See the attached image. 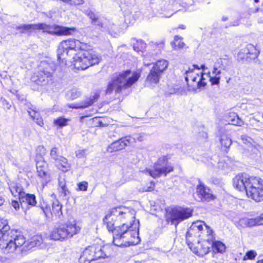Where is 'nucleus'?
Here are the masks:
<instances>
[{
    "label": "nucleus",
    "mask_w": 263,
    "mask_h": 263,
    "mask_svg": "<svg viewBox=\"0 0 263 263\" xmlns=\"http://www.w3.org/2000/svg\"><path fill=\"white\" fill-rule=\"evenodd\" d=\"M28 241L17 230L10 229L8 221L0 217V249L6 253H12L17 250L21 253L28 252Z\"/></svg>",
    "instance_id": "nucleus-1"
},
{
    "label": "nucleus",
    "mask_w": 263,
    "mask_h": 263,
    "mask_svg": "<svg viewBox=\"0 0 263 263\" xmlns=\"http://www.w3.org/2000/svg\"><path fill=\"white\" fill-rule=\"evenodd\" d=\"M210 78L212 85H217L219 83L220 77H211L201 72L197 65H194L185 72V80L187 82L190 91L198 92L206 85V78L204 76Z\"/></svg>",
    "instance_id": "nucleus-2"
},
{
    "label": "nucleus",
    "mask_w": 263,
    "mask_h": 263,
    "mask_svg": "<svg viewBox=\"0 0 263 263\" xmlns=\"http://www.w3.org/2000/svg\"><path fill=\"white\" fill-rule=\"evenodd\" d=\"M140 72L136 71L132 73L130 70H126L124 72L112 76L108 82L106 89V94H110L113 91L115 93H120L122 89L132 86L139 79Z\"/></svg>",
    "instance_id": "nucleus-3"
},
{
    "label": "nucleus",
    "mask_w": 263,
    "mask_h": 263,
    "mask_svg": "<svg viewBox=\"0 0 263 263\" xmlns=\"http://www.w3.org/2000/svg\"><path fill=\"white\" fill-rule=\"evenodd\" d=\"M119 232L113 237L112 243L118 247L134 246L139 243V222H135L130 227L119 230Z\"/></svg>",
    "instance_id": "nucleus-4"
},
{
    "label": "nucleus",
    "mask_w": 263,
    "mask_h": 263,
    "mask_svg": "<svg viewBox=\"0 0 263 263\" xmlns=\"http://www.w3.org/2000/svg\"><path fill=\"white\" fill-rule=\"evenodd\" d=\"M39 70L31 77V81L39 85H46L53 81V73L56 70V64L50 58L42 61L39 66Z\"/></svg>",
    "instance_id": "nucleus-5"
},
{
    "label": "nucleus",
    "mask_w": 263,
    "mask_h": 263,
    "mask_svg": "<svg viewBox=\"0 0 263 263\" xmlns=\"http://www.w3.org/2000/svg\"><path fill=\"white\" fill-rule=\"evenodd\" d=\"M81 230L76 220L67 221L55 227L50 233V238L63 241L78 234Z\"/></svg>",
    "instance_id": "nucleus-6"
},
{
    "label": "nucleus",
    "mask_w": 263,
    "mask_h": 263,
    "mask_svg": "<svg viewBox=\"0 0 263 263\" xmlns=\"http://www.w3.org/2000/svg\"><path fill=\"white\" fill-rule=\"evenodd\" d=\"M16 29L21 33L29 32L31 30H41L43 32L57 35H70L75 30L74 28H69L57 25H47L44 23L36 24L21 25L16 27Z\"/></svg>",
    "instance_id": "nucleus-7"
},
{
    "label": "nucleus",
    "mask_w": 263,
    "mask_h": 263,
    "mask_svg": "<svg viewBox=\"0 0 263 263\" xmlns=\"http://www.w3.org/2000/svg\"><path fill=\"white\" fill-rule=\"evenodd\" d=\"M109 249L107 245L93 243L86 247L82 251L79 258V262L90 263L93 260L107 258L110 255Z\"/></svg>",
    "instance_id": "nucleus-8"
},
{
    "label": "nucleus",
    "mask_w": 263,
    "mask_h": 263,
    "mask_svg": "<svg viewBox=\"0 0 263 263\" xmlns=\"http://www.w3.org/2000/svg\"><path fill=\"white\" fill-rule=\"evenodd\" d=\"M193 209L181 206H168L165 209L164 218L166 222L176 227L180 222L191 217L193 215Z\"/></svg>",
    "instance_id": "nucleus-9"
},
{
    "label": "nucleus",
    "mask_w": 263,
    "mask_h": 263,
    "mask_svg": "<svg viewBox=\"0 0 263 263\" xmlns=\"http://www.w3.org/2000/svg\"><path fill=\"white\" fill-rule=\"evenodd\" d=\"M214 231L204 221L197 220L194 222L186 233V240L190 237H198L204 241H210L213 239Z\"/></svg>",
    "instance_id": "nucleus-10"
},
{
    "label": "nucleus",
    "mask_w": 263,
    "mask_h": 263,
    "mask_svg": "<svg viewBox=\"0 0 263 263\" xmlns=\"http://www.w3.org/2000/svg\"><path fill=\"white\" fill-rule=\"evenodd\" d=\"M114 209L118 224H121L120 227L122 228L121 230L126 227H130L135 222H139L135 219V213L134 210L122 206L115 207Z\"/></svg>",
    "instance_id": "nucleus-11"
},
{
    "label": "nucleus",
    "mask_w": 263,
    "mask_h": 263,
    "mask_svg": "<svg viewBox=\"0 0 263 263\" xmlns=\"http://www.w3.org/2000/svg\"><path fill=\"white\" fill-rule=\"evenodd\" d=\"M168 159L167 156L161 157L157 162L155 163L153 170L147 169L143 172L154 179L160 177L162 175L166 176L167 174L173 171V167L167 164Z\"/></svg>",
    "instance_id": "nucleus-12"
},
{
    "label": "nucleus",
    "mask_w": 263,
    "mask_h": 263,
    "mask_svg": "<svg viewBox=\"0 0 263 263\" xmlns=\"http://www.w3.org/2000/svg\"><path fill=\"white\" fill-rule=\"evenodd\" d=\"M113 208L109 211L103 219L104 224L106 226L107 230L112 233L113 237L117 234L119 229L121 230L122 229L120 226H116V224L118 223Z\"/></svg>",
    "instance_id": "nucleus-13"
},
{
    "label": "nucleus",
    "mask_w": 263,
    "mask_h": 263,
    "mask_svg": "<svg viewBox=\"0 0 263 263\" xmlns=\"http://www.w3.org/2000/svg\"><path fill=\"white\" fill-rule=\"evenodd\" d=\"M247 195L256 202L263 200V184L262 182H252L247 188Z\"/></svg>",
    "instance_id": "nucleus-14"
},
{
    "label": "nucleus",
    "mask_w": 263,
    "mask_h": 263,
    "mask_svg": "<svg viewBox=\"0 0 263 263\" xmlns=\"http://www.w3.org/2000/svg\"><path fill=\"white\" fill-rule=\"evenodd\" d=\"M87 48V44L76 39H70L62 41L60 44V51L63 49H67L71 52L74 53V51L78 50H83Z\"/></svg>",
    "instance_id": "nucleus-15"
},
{
    "label": "nucleus",
    "mask_w": 263,
    "mask_h": 263,
    "mask_svg": "<svg viewBox=\"0 0 263 263\" xmlns=\"http://www.w3.org/2000/svg\"><path fill=\"white\" fill-rule=\"evenodd\" d=\"M196 193L202 202H209L216 198V196L213 194L211 189L201 182L197 186Z\"/></svg>",
    "instance_id": "nucleus-16"
},
{
    "label": "nucleus",
    "mask_w": 263,
    "mask_h": 263,
    "mask_svg": "<svg viewBox=\"0 0 263 263\" xmlns=\"http://www.w3.org/2000/svg\"><path fill=\"white\" fill-rule=\"evenodd\" d=\"M186 242L190 249L198 256L203 257L211 252L210 247L205 241L198 242L196 245L193 244L190 240Z\"/></svg>",
    "instance_id": "nucleus-17"
},
{
    "label": "nucleus",
    "mask_w": 263,
    "mask_h": 263,
    "mask_svg": "<svg viewBox=\"0 0 263 263\" xmlns=\"http://www.w3.org/2000/svg\"><path fill=\"white\" fill-rule=\"evenodd\" d=\"M206 241L210 244L211 251L213 255L218 253L223 254L226 251V245L221 241L215 239L214 233H213V239L212 240Z\"/></svg>",
    "instance_id": "nucleus-18"
},
{
    "label": "nucleus",
    "mask_w": 263,
    "mask_h": 263,
    "mask_svg": "<svg viewBox=\"0 0 263 263\" xmlns=\"http://www.w3.org/2000/svg\"><path fill=\"white\" fill-rule=\"evenodd\" d=\"M240 222L245 227H253L263 225V213L259 215L251 218L246 217L242 218L240 220Z\"/></svg>",
    "instance_id": "nucleus-19"
},
{
    "label": "nucleus",
    "mask_w": 263,
    "mask_h": 263,
    "mask_svg": "<svg viewBox=\"0 0 263 263\" xmlns=\"http://www.w3.org/2000/svg\"><path fill=\"white\" fill-rule=\"evenodd\" d=\"M82 55V58L84 59V61L85 62V67L88 68L89 66H92L99 62V59L97 55L93 53L92 51L85 50H83V51H81Z\"/></svg>",
    "instance_id": "nucleus-20"
},
{
    "label": "nucleus",
    "mask_w": 263,
    "mask_h": 263,
    "mask_svg": "<svg viewBox=\"0 0 263 263\" xmlns=\"http://www.w3.org/2000/svg\"><path fill=\"white\" fill-rule=\"evenodd\" d=\"M62 51H60V46L57 51L58 60L60 62H64L65 64L67 65L68 63H72L75 53L71 52L67 49H63Z\"/></svg>",
    "instance_id": "nucleus-21"
},
{
    "label": "nucleus",
    "mask_w": 263,
    "mask_h": 263,
    "mask_svg": "<svg viewBox=\"0 0 263 263\" xmlns=\"http://www.w3.org/2000/svg\"><path fill=\"white\" fill-rule=\"evenodd\" d=\"M36 167L37 173L41 178L46 179L48 174L47 173L48 165L42 157L36 159Z\"/></svg>",
    "instance_id": "nucleus-22"
},
{
    "label": "nucleus",
    "mask_w": 263,
    "mask_h": 263,
    "mask_svg": "<svg viewBox=\"0 0 263 263\" xmlns=\"http://www.w3.org/2000/svg\"><path fill=\"white\" fill-rule=\"evenodd\" d=\"M155 69L153 68L151 69L146 79V84L151 87L154 86V85L157 84L159 82L160 76L162 74Z\"/></svg>",
    "instance_id": "nucleus-23"
},
{
    "label": "nucleus",
    "mask_w": 263,
    "mask_h": 263,
    "mask_svg": "<svg viewBox=\"0 0 263 263\" xmlns=\"http://www.w3.org/2000/svg\"><path fill=\"white\" fill-rule=\"evenodd\" d=\"M9 190L12 195L14 197H18L19 200L25 193L23 187L17 182H12L9 185Z\"/></svg>",
    "instance_id": "nucleus-24"
},
{
    "label": "nucleus",
    "mask_w": 263,
    "mask_h": 263,
    "mask_svg": "<svg viewBox=\"0 0 263 263\" xmlns=\"http://www.w3.org/2000/svg\"><path fill=\"white\" fill-rule=\"evenodd\" d=\"M28 241V251L35 247L40 246L43 242L41 235H36L31 237Z\"/></svg>",
    "instance_id": "nucleus-25"
},
{
    "label": "nucleus",
    "mask_w": 263,
    "mask_h": 263,
    "mask_svg": "<svg viewBox=\"0 0 263 263\" xmlns=\"http://www.w3.org/2000/svg\"><path fill=\"white\" fill-rule=\"evenodd\" d=\"M54 165L57 168L63 172H66L70 170V164L68 162L67 159L64 157H60V159L54 162Z\"/></svg>",
    "instance_id": "nucleus-26"
},
{
    "label": "nucleus",
    "mask_w": 263,
    "mask_h": 263,
    "mask_svg": "<svg viewBox=\"0 0 263 263\" xmlns=\"http://www.w3.org/2000/svg\"><path fill=\"white\" fill-rule=\"evenodd\" d=\"M72 62V63H73L74 68L78 70H84L87 68V67H85V62L84 61V59L82 58L81 52L74 57Z\"/></svg>",
    "instance_id": "nucleus-27"
},
{
    "label": "nucleus",
    "mask_w": 263,
    "mask_h": 263,
    "mask_svg": "<svg viewBox=\"0 0 263 263\" xmlns=\"http://www.w3.org/2000/svg\"><path fill=\"white\" fill-rule=\"evenodd\" d=\"M168 65V61L161 59L154 63L152 68L162 74L167 68Z\"/></svg>",
    "instance_id": "nucleus-28"
},
{
    "label": "nucleus",
    "mask_w": 263,
    "mask_h": 263,
    "mask_svg": "<svg viewBox=\"0 0 263 263\" xmlns=\"http://www.w3.org/2000/svg\"><path fill=\"white\" fill-rule=\"evenodd\" d=\"M52 216L60 217L62 215V205L57 199L54 200L51 204Z\"/></svg>",
    "instance_id": "nucleus-29"
},
{
    "label": "nucleus",
    "mask_w": 263,
    "mask_h": 263,
    "mask_svg": "<svg viewBox=\"0 0 263 263\" xmlns=\"http://www.w3.org/2000/svg\"><path fill=\"white\" fill-rule=\"evenodd\" d=\"M99 95L96 94L93 96V99L90 98L85 102H83L80 104H69L68 105V106L70 108H85L92 104L94 103L95 101L97 100L99 98Z\"/></svg>",
    "instance_id": "nucleus-30"
},
{
    "label": "nucleus",
    "mask_w": 263,
    "mask_h": 263,
    "mask_svg": "<svg viewBox=\"0 0 263 263\" xmlns=\"http://www.w3.org/2000/svg\"><path fill=\"white\" fill-rule=\"evenodd\" d=\"M242 51L247 53V54L250 55V58L255 59L258 57L259 51L252 44H248L245 48H242Z\"/></svg>",
    "instance_id": "nucleus-31"
},
{
    "label": "nucleus",
    "mask_w": 263,
    "mask_h": 263,
    "mask_svg": "<svg viewBox=\"0 0 263 263\" xmlns=\"http://www.w3.org/2000/svg\"><path fill=\"white\" fill-rule=\"evenodd\" d=\"M19 201L21 203L26 202L28 205L31 206H35L36 204V197L34 194L24 193Z\"/></svg>",
    "instance_id": "nucleus-32"
},
{
    "label": "nucleus",
    "mask_w": 263,
    "mask_h": 263,
    "mask_svg": "<svg viewBox=\"0 0 263 263\" xmlns=\"http://www.w3.org/2000/svg\"><path fill=\"white\" fill-rule=\"evenodd\" d=\"M219 141L221 146L226 148L230 147L232 143L231 137L226 133H223L220 135Z\"/></svg>",
    "instance_id": "nucleus-33"
},
{
    "label": "nucleus",
    "mask_w": 263,
    "mask_h": 263,
    "mask_svg": "<svg viewBox=\"0 0 263 263\" xmlns=\"http://www.w3.org/2000/svg\"><path fill=\"white\" fill-rule=\"evenodd\" d=\"M252 182H233L234 187L239 192L245 191L247 193V188Z\"/></svg>",
    "instance_id": "nucleus-34"
},
{
    "label": "nucleus",
    "mask_w": 263,
    "mask_h": 263,
    "mask_svg": "<svg viewBox=\"0 0 263 263\" xmlns=\"http://www.w3.org/2000/svg\"><path fill=\"white\" fill-rule=\"evenodd\" d=\"M258 180L256 177H251L246 173H241L235 176L234 181H251Z\"/></svg>",
    "instance_id": "nucleus-35"
},
{
    "label": "nucleus",
    "mask_w": 263,
    "mask_h": 263,
    "mask_svg": "<svg viewBox=\"0 0 263 263\" xmlns=\"http://www.w3.org/2000/svg\"><path fill=\"white\" fill-rule=\"evenodd\" d=\"M182 37L179 35H176L174 37V41L171 42V45L174 49H182L185 44L182 42Z\"/></svg>",
    "instance_id": "nucleus-36"
},
{
    "label": "nucleus",
    "mask_w": 263,
    "mask_h": 263,
    "mask_svg": "<svg viewBox=\"0 0 263 263\" xmlns=\"http://www.w3.org/2000/svg\"><path fill=\"white\" fill-rule=\"evenodd\" d=\"M122 149L123 148L119 139L113 142L110 144H109L107 147V151L108 152L112 153L113 152H116Z\"/></svg>",
    "instance_id": "nucleus-37"
},
{
    "label": "nucleus",
    "mask_w": 263,
    "mask_h": 263,
    "mask_svg": "<svg viewBox=\"0 0 263 263\" xmlns=\"http://www.w3.org/2000/svg\"><path fill=\"white\" fill-rule=\"evenodd\" d=\"M92 23L95 25L101 26L103 30L104 31H109L113 28V24H109L108 25L107 23H102L98 17L96 19H95Z\"/></svg>",
    "instance_id": "nucleus-38"
},
{
    "label": "nucleus",
    "mask_w": 263,
    "mask_h": 263,
    "mask_svg": "<svg viewBox=\"0 0 263 263\" xmlns=\"http://www.w3.org/2000/svg\"><path fill=\"white\" fill-rule=\"evenodd\" d=\"M58 190L61 195L64 196H66L69 193L65 182H59Z\"/></svg>",
    "instance_id": "nucleus-39"
},
{
    "label": "nucleus",
    "mask_w": 263,
    "mask_h": 263,
    "mask_svg": "<svg viewBox=\"0 0 263 263\" xmlns=\"http://www.w3.org/2000/svg\"><path fill=\"white\" fill-rule=\"evenodd\" d=\"M58 149L57 147H53L50 153V156L51 159L52 160V162L54 163L55 162L59 160L60 159V157H62L63 156L58 155Z\"/></svg>",
    "instance_id": "nucleus-40"
},
{
    "label": "nucleus",
    "mask_w": 263,
    "mask_h": 263,
    "mask_svg": "<svg viewBox=\"0 0 263 263\" xmlns=\"http://www.w3.org/2000/svg\"><path fill=\"white\" fill-rule=\"evenodd\" d=\"M228 61L226 59H217L214 63L216 67H218L223 70H226L227 67Z\"/></svg>",
    "instance_id": "nucleus-41"
},
{
    "label": "nucleus",
    "mask_w": 263,
    "mask_h": 263,
    "mask_svg": "<svg viewBox=\"0 0 263 263\" xmlns=\"http://www.w3.org/2000/svg\"><path fill=\"white\" fill-rule=\"evenodd\" d=\"M41 208L47 217H52L51 205L44 204L41 205Z\"/></svg>",
    "instance_id": "nucleus-42"
},
{
    "label": "nucleus",
    "mask_w": 263,
    "mask_h": 263,
    "mask_svg": "<svg viewBox=\"0 0 263 263\" xmlns=\"http://www.w3.org/2000/svg\"><path fill=\"white\" fill-rule=\"evenodd\" d=\"M145 183L140 189L142 192H150L154 190L155 186L154 182H145Z\"/></svg>",
    "instance_id": "nucleus-43"
},
{
    "label": "nucleus",
    "mask_w": 263,
    "mask_h": 263,
    "mask_svg": "<svg viewBox=\"0 0 263 263\" xmlns=\"http://www.w3.org/2000/svg\"><path fill=\"white\" fill-rule=\"evenodd\" d=\"M257 253L255 251L251 250L246 252L243 257V260H253L257 256Z\"/></svg>",
    "instance_id": "nucleus-44"
},
{
    "label": "nucleus",
    "mask_w": 263,
    "mask_h": 263,
    "mask_svg": "<svg viewBox=\"0 0 263 263\" xmlns=\"http://www.w3.org/2000/svg\"><path fill=\"white\" fill-rule=\"evenodd\" d=\"M81 95L80 91L77 89H72L67 93L68 97L71 100H74L79 97Z\"/></svg>",
    "instance_id": "nucleus-45"
},
{
    "label": "nucleus",
    "mask_w": 263,
    "mask_h": 263,
    "mask_svg": "<svg viewBox=\"0 0 263 263\" xmlns=\"http://www.w3.org/2000/svg\"><path fill=\"white\" fill-rule=\"evenodd\" d=\"M69 121L68 119H65L63 117H59L54 120V124L55 125H58L61 127L65 126L67 125V122Z\"/></svg>",
    "instance_id": "nucleus-46"
},
{
    "label": "nucleus",
    "mask_w": 263,
    "mask_h": 263,
    "mask_svg": "<svg viewBox=\"0 0 263 263\" xmlns=\"http://www.w3.org/2000/svg\"><path fill=\"white\" fill-rule=\"evenodd\" d=\"M146 48V44L142 40L137 41L134 46L135 50L139 51L144 49Z\"/></svg>",
    "instance_id": "nucleus-47"
},
{
    "label": "nucleus",
    "mask_w": 263,
    "mask_h": 263,
    "mask_svg": "<svg viewBox=\"0 0 263 263\" xmlns=\"http://www.w3.org/2000/svg\"><path fill=\"white\" fill-rule=\"evenodd\" d=\"M120 141L122 144L123 148H124L125 146L130 145L132 142V138L129 136L121 138L120 139Z\"/></svg>",
    "instance_id": "nucleus-48"
},
{
    "label": "nucleus",
    "mask_w": 263,
    "mask_h": 263,
    "mask_svg": "<svg viewBox=\"0 0 263 263\" xmlns=\"http://www.w3.org/2000/svg\"><path fill=\"white\" fill-rule=\"evenodd\" d=\"M76 156L79 158H85L87 155V150L84 149H78L76 152Z\"/></svg>",
    "instance_id": "nucleus-49"
},
{
    "label": "nucleus",
    "mask_w": 263,
    "mask_h": 263,
    "mask_svg": "<svg viewBox=\"0 0 263 263\" xmlns=\"http://www.w3.org/2000/svg\"><path fill=\"white\" fill-rule=\"evenodd\" d=\"M243 124V121L241 120L237 116H236V118L232 120V124L241 126Z\"/></svg>",
    "instance_id": "nucleus-50"
},
{
    "label": "nucleus",
    "mask_w": 263,
    "mask_h": 263,
    "mask_svg": "<svg viewBox=\"0 0 263 263\" xmlns=\"http://www.w3.org/2000/svg\"><path fill=\"white\" fill-rule=\"evenodd\" d=\"M11 204L16 211H18L20 209V205L22 204V203L20 202V201L12 200Z\"/></svg>",
    "instance_id": "nucleus-51"
},
{
    "label": "nucleus",
    "mask_w": 263,
    "mask_h": 263,
    "mask_svg": "<svg viewBox=\"0 0 263 263\" xmlns=\"http://www.w3.org/2000/svg\"><path fill=\"white\" fill-rule=\"evenodd\" d=\"M79 190L86 191L87 189V182H79L78 184Z\"/></svg>",
    "instance_id": "nucleus-52"
},
{
    "label": "nucleus",
    "mask_w": 263,
    "mask_h": 263,
    "mask_svg": "<svg viewBox=\"0 0 263 263\" xmlns=\"http://www.w3.org/2000/svg\"><path fill=\"white\" fill-rule=\"evenodd\" d=\"M65 3L70 5H78L83 4V0H67Z\"/></svg>",
    "instance_id": "nucleus-53"
},
{
    "label": "nucleus",
    "mask_w": 263,
    "mask_h": 263,
    "mask_svg": "<svg viewBox=\"0 0 263 263\" xmlns=\"http://www.w3.org/2000/svg\"><path fill=\"white\" fill-rule=\"evenodd\" d=\"M143 135L142 134H136L133 135V140L134 142L136 141L140 142L142 141L143 140Z\"/></svg>",
    "instance_id": "nucleus-54"
},
{
    "label": "nucleus",
    "mask_w": 263,
    "mask_h": 263,
    "mask_svg": "<svg viewBox=\"0 0 263 263\" xmlns=\"http://www.w3.org/2000/svg\"><path fill=\"white\" fill-rule=\"evenodd\" d=\"M237 58L238 59L243 60L248 58V54H247V53L243 52L242 49H241L237 54Z\"/></svg>",
    "instance_id": "nucleus-55"
},
{
    "label": "nucleus",
    "mask_w": 263,
    "mask_h": 263,
    "mask_svg": "<svg viewBox=\"0 0 263 263\" xmlns=\"http://www.w3.org/2000/svg\"><path fill=\"white\" fill-rule=\"evenodd\" d=\"M219 67H216L215 65H214L213 70L212 71V74L215 76H219L221 74V70L219 69Z\"/></svg>",
    "instance_id": "nucleus-56"
},
{
    "label": "nucleus",
    "mask_w": 263,
    "mask_h": 263,
    "mask_svg": "<svg viewBox=\"0 0 263 263\" xmlns=\"http://www.w3.org/2000/svg\"><path fill=\"white\" fill-rule=\"evenodd\" d=\"M28 114L30 116V117L33 119V120L35 119V116L36 115L38 117L40 116L39 114L37 112L33 110L32 111H28Z\"/></svg>",
    "instance_id": "nucleus-57"
},
{
    "label": "nucleus",
    "mask_w": 263,
    "mask_h": 263,
    "mask_svg": "<svg viewBox=\"0 0 263 263\" xmlns=\"http://www.w3.org/2000/svg\"><path fill=\"white\" fill-rule=\"evenodd\" d=\"M87 15L92 20V22L96 19L97 17H96V14L92 11H90L88 12Z\"/></svg>",
    "instance_id": "nucleus-58"
},
{
    "label": "nucleus",
    "mask_w": 263,
    "mask_h": 263,
    "mask_svg": "<svg viewBox=\"0 0 263 263\" xmlns=\"http://www.w3.org/2000/svg\"><path fill=\"white\" fill-rule=\"evenodd\" d=\"M36 124L39 125V126L42 127L44 125L43 121L42 119V118L40 117L39 116V117L36 118V120H35Z\"/></svg>",
    "instance_id": "nucleus-59"
},
{
    "label": "nucleus",
    "mask_w": 263,
    "mask_h": 263,
    "mask_svg": "<svg viewBox=\"0 0 263 263\" xmlns=\"http://www.w3.org/2000/svg\"><path fill=\"white\" fill-rule=\"evenodd\" d=\"M151 46L152 47H158L159 48V50H160L161 48H163L164 44L163 43H152Z\"/></svg>",
    "instance_id": "nucleus-60"
},
{
    "label": "nucleus",
    "mask_w": 263,
    "mask_h": 263,
    "mask_svg": "<svg viewBox=\"0 0 263 263\" xmlns=\"http://www.w3.org/2000/svg\"><path fill=\"white\" fill-rule=\"evenodd\" d=\"M241 139L245 143L247 142H250V140H251L250 137H248L246 135L241 136Z\"/></svg>",
    "instance_id": "nucleus-61"
},
{
    "label": "nucleus",
    "mask_w": 263,
    "mask_h": 263,
    "mask_svg": "<svg viewBox=\"0 0 263 263\" xmlns=\"http://www.w3.org/2000/svg\"><path fill=\"white\" fill-rule=\"evenodd\" d=\"M37 150L42 152L43 154H45V148L42 146H38Z\"/></svg>",
    "instance_id": "nucleus-62"
},
{
    "label": "nucleus",
    "mask_w": 263,
    "mask_h": 263,
    "mask_svg": "<svg viewBox=\"0 0 263 263\" xmlns=\"http://www.w3.org/2000/svg\"><path fill=\"white\" fill-rule=\"evenodd\" d=\"M4 201V200L0 197V206L3 204Z\"/></svg>",
    "instance_id": "nucleus-63"
},
{
    "label": "nucleus",
    "mask_w": 263,
    "mask_h": 263,
    "mask_svg": "<svg viewBox=\"0 0 263 263\" xmlns=\"http://www.w3.org/2000/svg\"><path fill=\"white\" fill-rule=\"evenodd\" d=\"M256 263H263V259L257 260Z\"/></svg>",
    "instance_id": "nucleus-64"
}]
</instances>
